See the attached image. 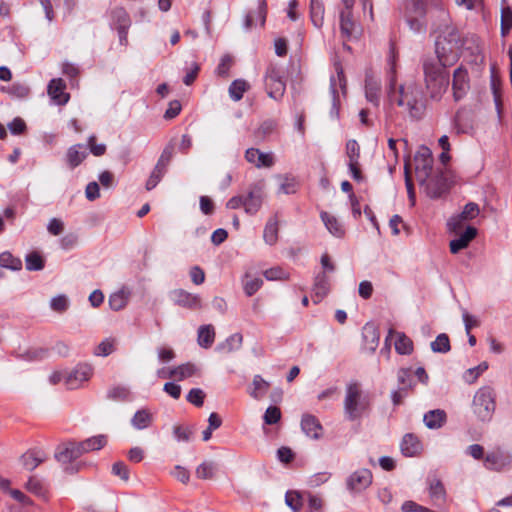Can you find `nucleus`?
I'll list each match as a JSON object with an SVG mask.
<instances>
[{
    "mask_svg": "<svg viewBox=\"0 0 512 512\" xmlns=\"http://www.w3.org/2000/svg\"><path fill=\"white\" fill-rule=\"evenodd\" d=\"M112 473L120 477L123 481L129 480V469L123 462H117L112 466Z\"/></svg>",
    "mask_w": 512,
    "mask_h": 512,
    "instance_id": "nucleus-61",
    "label": "nucleus"
},
{
    "mask_svg": "<svg viewBox=\"0 0 512 512\" xmlns=\"http://www.w3.org/2000/svg\"><path fill=\"white\" fill-rule=\"evenodd\" d=\"M93 375V367L86 363L78 364L74 369L67 370L66 388L70 390L80 388Z\"/></svg>",
    "mask_w": 512,
    "mask_h": 512,
    "instance_id": "nucleus-9",
    "label": "nucleus"
},
{
    "mask_svg": "<svg viewBox=\"0 0 512 512\" xmlns=\"http://www.w3.org/2000/svg\"><path fill=\"white\" fill-rule=\"evenodd\" d=\"M423 421L427 428L429 429H439L446 422V413L444 410L435 409L428 411L424 417Z\"/></svg>",
    "mask_w": 512,
    "mask_h": 512,
    "instance_id": "nucleus-30",
    "label": "nucleus"
},
{
    "mask_svg": "<svg viewBox=\"0 0 512 512\" xmlns=\"http://www.w3.org/2000/svg\"><path fill=\"white\" fill-rule=\"evenodd\" d=\"M330 289V283L327 275L325 273H319L315 277V283H314V291L315 296L318 298V300L322 299L324 296L327 295Z\"/></svg>",
    "mask_w": 512,
    "mask_h": 512,
    "instance_id": "nucleus-41",
    "label": "nucleus"
},
{
    "mask_svg": "<svg viewBox=\"0 0 512 512\" xmlns=\"http://www.w3.org/2000/svg\"><path fill=\"white\" fill-rule=\"evenodd\" d=\"M86 198L89 201H94L100 197L99 184L95 181L88 183L85 189Z\"/></svg>",
    "mask_w": 512,
    "mask_h": 512,
    "instance_id": "nucleus-63",
    "label": "nucleus"
},
{
    "mask_svg": "<svg viewBox=\"0 0 512 512\" xmlns=\"http://www.w3.org/2000/svg\"><path fill=\"white\" fill-rule=\"evenodd\" d=\"M430 346L435 353H447L451 349L449 337L445 333L439 334Z\"/></svg>",
    "mask_w": 512,
    "mask_h": 512,
    "instance_id": "nucleus-46",
    "label": "nucleus"
},
{
    "mask_svg": "<svg viewBox=\"0 0 512 512\" xmlns=\"http://www.w3.org/2000/svg\"><path fill=\"white\" fill-rule=\"evenodd\" d=\"M511 459L508 455L500 451H494L486 455L484 465L487 469L501 471L506 466H509Z\"/></svg>",
    "mask_w": 512,
    "mask_h": 512,
    "instance_id": "nucleus-23",
    "label": "nucleus"
},
{
    "mask_svg": "<svg viewBox=\"0 0 512 512\" xmlns=\"http://www.w3.org/2000/svg\"><path fill=\"white\" fill-rule=\"evenodd\" d=\"M69 305V299L65 294H59L50 300V308L57 313L65 312Z\"/></svg>",
    "mask_w": 512,
    "mask_h": 512,
    "instance_id": "nucleus-49",
    "label": "nucleus"
},
{
    "mask_svg": "<svg viewBox=\"0 0 512 512\" xmlns=\"http://www.w3.org/2000/svg\"><path fill=\"white\" fill-rule=\"evenodd\" d=\"M397 379L399 384H401L403 389H413L415 383L412 377L411 368H401L397 372Z\"/></svg>",
    "mask_w": 512,
    "mask_h": 512,
    "instance_id": "nucleus-48",
    "label": "nucleus"
},
{
    "mask_svg": "<svg viewBox=\"0 0 512 512\" xmlns=\"http://www.w3.org/2000/svg\"><path fill=\"white\" fill-rule=\"evenodd\" d=\"M278 229L279 221L277 215H273L268 219L263 231V238L267 244L273 245L276 243L278 239Z\"/></svg>",
    "mask_w": 512,
    "mask_h": 512,
    "instance_id": "nucleus-34",
    "label": "nucleus"
},
{
    "mask_svg": "<svg viewBox=\"0 0 512 512\" xmlns=\"http://www.w3.org/2000/svg\"><path fill=\"white\" fill-rule=\"evenodd\" d=\"M87 156L86 148L81 144L71 146L66 154L67 164L71 169L80 165Z\"/></svg>",
    "mask_w": 512,
    "mask_h": 512,
    "instance_id": "nucleus-27",
    "label": "nucleus"
},
{
    "mask_svg": "<svg viewBox=\"0 0 512 512\" xmlns=\"http://www.w3.org/2000/svg\"><path fill=\"white\" fill-rule=\"evenodd\" d=\"M406 22L410 28V30L414 33H423L426 30V24L422 19L424 16L417 14V11L414 7V3H412L411 8H409L406 12Z\"/></svg>",
    "mask_w": 512,
    "mask_h": 512,
    "instance_id": "nucleus-26",
    "label": "nucleus"
},
{
    "mask_svg": "<svg viewBox=\"0 0 512 512\" xmlns=\"http://www.w3.org/2000/svg\"><path fill=\"white\" fill-rule=\"evenodd\" d=\"M450 39L439 36L435 43V52L437 60H428L427 62H436L441 67L452 65L458 59V36L452 29L449 32Z\"/></svg>",
    "mask_w": 512,
    "mask_h": 512,
    "instance_id": "nucleus-4",
    "label": "nucleus"
},
{
    "mask_svg": "<svg viewBox=\"0 0 512 512\" xmlns=\"http://www.w3.org/2000/svg\"><path fill=\"white\" fill-rule=\"evenodd\" d=\"M215 340V330L210 324L202 325L198 329L197 342L202 348H209Z\"/></svg>",
    "mask_w": 512,
    "mask_h": 512,
    "instance_id": "nucleus-35",
    "label": "nucleus"
},
{
    "mask_svg": "<svg viewBox=\"0 0 512 512\" xmlns=\"http://www.w3.org/2000/svg\"><path fill=\"white\" fill-rule=\"evenodd\" d=\"M340 31L342 37L347 40L358 38L360 35V26L354 21L352 12H340Z\"/></svg>",
    "mask_w": 512,
    "mask_h": 512,
    "instance_id": "nucleus-14",
    "label": "nucleus"
},
{
    "mask_svg": "<svg viewBox=\"0 0 512 512\" xmlns=\"http://www.w3.org/2000/svg\"><path fill=\"white\" fill-rule=\"evenodd\" d=\"M512 28V11L508 8L502 11L501 15V32L505 36Z\"/></svg>",
    "mask_w": 512,
    "mask_h": 512,
    "instance_id": "nucleus-59",
    "label": "nucleus"
},
{
    "mask_svg": "<svg viewBox=\"0 0 512 512\" xmlns=\"http://www.w3.org/2000/svg\"><path fill=\"white\" fill-rule=\"evenodd\" d=\"M381 92V81L378 77L372 74H366L365 78V96L366 99L374 104L379 105Z\"/></svg>",
    "mask_w": 512,
    "mask_h": 512,
    "instance_id": "nucleus-19",
    "label": "nucleus"
},
{
    "mask_svg": "<svg viewBox=\"0 0 512 512\" xmlns=\"http://www.w3.org/2000/svg\"><path fill=\"white\" fill-rule=\"evenodd\" d=\"M269 386V383L265 381L260 375H256L253 378L250 395L255 399H260L267 393Z\"/></svg>",
    "mask_w": 512,
    "mask_h": 512,
    "instance_id": "nucleus-42",
    "label": "nucleus"
},
{
    "mask_svg": "<svg viewBox=\"0 0 512 512\" xmlns=\"http://www.w3.org/2000/svg\"><path fill=\"white\" fill-rule=\"evenodd\" d=\"M128 300L129 292L122 289L111 294L108 303L112 310L119 311L126 307Z\"/></svg>",
    "mask_w": 512,
    "mask_h": 512,
    "instance_id": "nucleus-39",
    "label": "nucleus"
},
{
    "mask_svg": "<svg viewBox=\"0 0 512 512\" xmlns=\"http://www.w3.org/2000/svg\"><path fill=\"white\" fill-rule=\"evenodd\" d=\"M390 61L389 101L403 108V111L407 113L411 119L418 120L422 118L425 112V103L420 87L413 82H409L400 85L399 88L396 89L394 56L391 57Z\"/></svg>",
    "mask_w": 512,
    "mask_h": 512,
    "instance_id": "nucleus-1",
    "label": "nucleus"
},
{
    "mask_svg": "<svg viewBox=\"0 0 512 512\" xmlns=\"http://www.w3.org/2000/svg\"><path fill=\"white\" fill-rule=\"evenodd\" d=\"M65 88V82L61 78L52 79L48 84V95L56 104H66L69 100V95L64 92Z\"/></svg>",
    "mask_w": 512,
    "mask_h": 512,
    "instance_id": "nucleus-21",
    "label": "nucleus"
},
{
    "mask_svg": "<svg viewBox=\"0 0 512 512\" xmlns=\"http://www.w3.org/2000/svg\"><path fill=\"white\" fill-rule=\"evenodd\" d=\"M205 394L203 390L199 388H193L187 395V401L191 404L200 407L203 405Z\"/></svg>",
    "mask_w": 512,
    "mask_h": 512,
    "instance_id": "nucleus-58",
    "label": "nucleus"
},
{
    "mask_svg": "<svg viewBox=\"0 0 512 512\" xmlns=\"http://www.w3.org/2000/svg\"><path fill=\"white\" fill-rule=\"evenodd\" d=\"M372 473L369 469L361 468L354 471L346 481L347 488L355 493L362 492L372 483Z\"/></svg>",
    "mask_w": 512,
    "mask_h": 512,
    "instance_id": "nucleus-10",
    "label": "nucleus"
},
{
    "mask_svg": "<svg viewBox=\"0 0 512 512\" xmlns=\"http://www.w3.org/2000/svg\"><path fill=\"white\" fill-rule=\"evenodd\" d=\"M415 169L419 183H427L432 172L433 159L432 152L426 146H421L415 154Z\"/></svg>",
    "mask_w": 512,
    "mask_h": 512,
    "instance_id": "nucleus-7",
    "label": "nucleus"
},
{
    "mask_svg": "<svg viewBox=\"0 0 512 512\" xmlns=\"http://www.w3.org/2000/svg\"><path fill=\"white\" fill-rule=\"evenodd\" d=\"M113 23L117 26L120 40L126 38L127 30L130 26V18L123 8H115L112 11Z\"/></svg>",
    "mask_w": 512,
    "mask_h": 512,
    "instance_id": "nucleus-25",
    "label": "nucleus"
},
{
    "mask_svg": "<svg viewBox=\"0 0 512 512\" xmlns=\"http://www.w3.org/2000/svg\"><path fill=\"white\" fill-rule=\"evenodd\" d=\"M107 444V438L104 435L93 436L82 442L77 443L80 454L97 451Z\"/></svg>",
    "mask_w": 512,
    "mask_h": 512,
    "instance_id": "nucleus-29",
    "label": "nucleus"
},
{
    "mask_svg": "<svg viewBox=\"0 0 512 512\" xmlns=\"http://www.w3.org/2000/svg\"><path fill=\"white\" fill-rule=\"evenodd\" d=\"M413 3L417 14L421 16L425 15L427 5H431L439 9L440 15L444 20L448 18L447 12L442 8V0H414Z\"/></svg>",
    "mask_w": 512,
    "mask_h": 512,
    "instance_id": "nucleus-38",
    "label": "nucleus"
},
{
    "mask_svg": "<svg viewBox=\"0 0 512 512\" xmlns=\"http://www.w3.org/2000/svg\"><path fill=\"white\" fill-rule=\"evenodd\" d=\"M47 459V452H45L41 448H34L25 452L21 456L20 462L24 469H26L27 471H33L36 467H38L41 463L45 462Z\"/></svg>",
    "mask_w": 512,
    "mask_h": 512,
    "instance_id": "nucleus-15",
    "label": "nucleus"
},
{
    "mask_svg": "<svg viewBox=\"0 0 512 512\" xmlns=\"http://www.w3.org/2000/svg\"><path fill=\"white\" fill-rule=\"evenodd\" d=\"M197 372V368L192 363H185L182 365H179L177 367L169 369V371L166 373L164 370L158 371V375L160 377H168V378H174L176 380H184L186 378H189L193 375H195Z\"/></svg>",
    "mask_w": 512,
    "mask_h": 512,
    "instance_id": "nucleus-20",
    "label": "nucleus"
},
{
    "mask_svg": "<svg viewBox=\"0 0 512 512\" xmlns=\"http://www.w3.org/2000/svg\"><path fill=\"white\" fill-rule=\"evenodd\" d=\"M130 395V391L125 386H116L108 391V397L113 400H127Z\"/></svg>",
    "mask_w": 512,
    "mask_h": 512,
    "instance_id": "nucleus-55",
    "label": "nucleus"
},
{
    "mask_svg": "<svg viewBox=\"0 0 512 512\" xmlns=\"http://www.w3.org/2000/svg\"><path fill=\"white\" fill-rule=\"evenodd\" d=\"M394 340L395 350L398 354L401 355H410L413 352V342L402 332H396L393 329H390L388 335L385 339V346L387 348V352L389 353V345L388 342Z\"/></svg>",
    "mask_w": 512,
    "mask_h": 512,
    "instance_id": "nucleus-12",
    "label": "nucleus"
},
{
    "mask_svg": "<svg viewBox=\"0 0 512 512\" xmlns=\"http://www.w3.org/2000/svg\"><path fill=\"white\" fill-rule=\"evenodd\" d=\"M153 414L149 409H140L131 418V425L137 430H143L151 426Z\"/></svg>",
    "mask_w": 512,
    "mask_h": 512,
    "instance_id": "nucleus-31",
    "label": "nucleus"
},
{
    "mask_svg": "<svg viewBox=\"0 0 512 512\" xmlns=\"http://www.w3.org/2000/svg\"><path fill=\"white\" fill-rule=\"evenodd\" d=\"M370 406V398L358 382L347 384L343 402L344 415L349 421L360 419Z\"/></svg>",
    "mask_w": 512,
    "mask_h": 512,
    "instance_id": "nucleus-2",
    "label": "nucleus"
},
{
    "mask_svg": "<svg viewBox=\"0 0 512 512\" xmlns=\"http://www.w3.org/2000/svg\"><path fill=\"white\" fill-rule=\"evenodd\" d=\"M285 503L294 512H298L302 506V497L297 491H287L285 495Z\"/></svg>",
    "mask_w": 512,
    "mask_h": 512,
    "instance_id": "nucleus-52",
    "label": "nucleus"
},
{
    "mask_svg": "<svg viewBox=\"0 0 512 512\" xmlns=\"http://www.w3.org/2000/svg\"><path fill=\"white\" fill-rule=\"evenodd\" d=\"M171 299L177 305L186 308L197 309L201 307V298L198 295L189 293L183 289H176L172 291Z\"/></svg>",
    "mask_w": 512,
    "mask_h": 512,
    "instance_id": "nucleus-16",
    "label": "nucleus"
},
{
    "mask_svg": "<svg viewBox=\"0 0 512 512\" xmlns=\"http://www.w3.org/2000/svg\"><path fill=\"white\" fill-rule=\"evenodd\" d=\"M346 155L348 157V163L353 165L359 163L360 158V147L356 140H349L346 144Z\"/></svg>",
    "mask_w": 512,
    "mask_h": 512,
    "instance_id": "nucleus-51",
    "label": "nucleus"
},
{
    "mask_svg": "<svg viewBox=\"0 0 512 512\" xmlns=\"http://www.w3.org/2000/svg\"><path fill=\"white\" fill-rule=\"evenodd\" d=\"M281 418V411L276 406H270L264 414V422L268 425L276 424Z\"/></svg>",
    "mask_w": 512,
    "mask_h": 512,
    "instance_id": "nucleus-57",
    "label": "nucleus"
},
{
    "mask_svg": "<svg viewBox=\"0 0 512 512\" xmlns=\"http://www.w3.org/2000/svg\"><path fill=\"white\" fill-rule=\"evenodd\" d=\"M363 338L366 348L374 352L378 347L380 339L378 329L372 324H366L363 328Z\"/></svg>",
    "mask_w": 512,
    "mask_h": 512,
    "instance_id": "nucleus-33",
    "label": "nucleus"
},
{
    "mask_svg": "<svg viewBox=\"0 0 512 512\" xmlns=\"http://www.w3.org/2000/svg\"><path fill=\"white\" fill-rule=\"evenodd\" d=\"M310 17L313 25L320 28L324 23V5L321 0H311Z\"/></svg>",
    "mask_w": 512,
    "mask_h": 512,
    "instance_id": "nucleus-37",
    "label": "nucleus"
},
{
    "mask_svg": "<svg viewBox=\"0 0 512 512\" xmlns=\"http://www.w3.org/2000/svg\"><path fill=\"white\" fill-rule=\"evenodd\" d=\"M262 285L263 280L259 277H252L249 272H246L242 278L244 293L249 297L254 295Z\"/></svg>",
    "mask_w": 512,
    "mask_h": 512,
    "instance_id": "nucleus-36",
    "label": "nucleus"
},
{
    "mask_svg": "<svg viewBox=\"0 0 512 512\" xmlns=\"http://www.w3.org/2000/svg\"><path fill=\"white\" fill-rule=\"evenodd\" d=\"M423 70L430 98L437 101L440 100L449 85V78L445 68L436 62H424Z\"/></svg>",
    "mask_w": 512,
    "mask_h": 512,
    "instance_id": "nucleus-3",
    "label": "nucleus"
},
{
    "mask_svg": "<svg viewBox=\"0 0 512 512\" xmlns=\"http://www.w3.org/2000/svg\"><path fill=\"white\" fill-rule=\"evenodd\" d=\"M166 170L163 168H160L155 165L153 171L151 172V175L149 176L147 182H146V189L148 191L152 190L157 186V184L161 181L162 177L165 175Z\"/></svg>",
    "mask_w": 512,
    "mask_h": 512,
    "instance_id": "nucleus-53",
    "label": "nucleus"
},
{
    "mask_svg": "<svg viewBox=\"0 0 512 512\" xmlns=\"http://www.w3.org/2000/svg\"><path fill=\"white\" fill-rule=\"evenodd\" d=\"M473 412L481 421L491 419L495 411V393L490 386H483L477 390L473 398Z\"/></svg>",
    "mask_w": 512,
    "mask_h": 512,
    "instance_id": "nucleus-5",
    "label": "nucleus"
},
{
    "mask_svg": "<svg viewBox=\"0 0 512 512\" xmlns=\"http://www.w3.org/2000/svg\"><path fill=\"white\" fill-rule=\"evenodd\" d=\"M265 185L264 182L260 181L251 185L244 196V210L248 214H256L261 206L265 196L264 193Z\"/></svg>",
    "mask_w": 512,
    "mask_h": 512,
    "instance_id": "nucleus-8",
    "label": "nucleus"
},
{
    "mask_svg": "<svg viewBox=\"0 0 512 512\" xmlns=\"http://www.w3.org/2000/svg\"><path fill=\"white\" fill-rule=\"evenodd\" d=\"M215 472V464L212 462H203L196 469V476L200 479H210Z\"/></svg>",
    "mask_w": 512,
    "mask_h": 512,
    "instance_id": "nucleus-54",
    "label": "nucleus"
},
{
    "mask_svg": "<svg viewBox=\"0 0 512 512\" xmlns=\"http://www.w3.org/2000/svg\"><path fill=\"white\" fill-rule=\"evenodd\" d=\"M274 164V156L272 153H264L258 150L257 168H269Z\"/></svg>",
    "mask_w": 512,
    "mask_h": 512,
    "instance_id": "nucleus-62",
    "label": "nucleus"
},
{
    "mask_svg": "<svg viewBox=\"0 0 512 512\" xmlns=\"http://www.w3.org/2000/svg\"><path fill=\"white\" fill-rule=\"evenodd\" d=\"M243 341V337L240 333H235L227 338L225 343H222L218 345V350H224L226 352H232L234 350H237L241 347Z\"/></svg>",
    "mask_w": 512,
    "mask_h": 512,
    "instance_id": "nucleus-47",
    "label": "nucleus"
},
{
    "mask_svg": "<svg viewBox=\"0 0 512 512\" xmlns=\"http://www.w3.org/2000/svg\"><path fill=\"white\" fill-rule=\"evenodd\" d=\"M263 275L268 281H285L289 279L290 272L280 266H275L264 270Z\"/></svg>",
    "mask_w": 512,
    "mask_h": 512,
    "instance_id": "nucleus-44",
    "label": "nucleus"
},
{
    "mask_svg": "<svg viewBox=\"0 0 512 512\" xmlns=\"http://www.w3.org/2000/svg\"><path fill=\"white\" fill-rule=\"evenodd\" d=\"M249 85L245 80H234L229 86V95L232 100L239 101L242 99L244 93L248 90Z\"/></svg>",
    "mask_w": 512,
    "mask_h": 512,
    "instance_id": "nucleus-43",
    "label": "nucleus"
},
{
    "mask_svg": "<svg viewBox=\"0 0 512 512\" xmlns=\"http://www.w3.org/2000/svg\"><path fill=\"white\" fill-rule=\"evenodd\" d=\"M21 267L20 258H0V278L4 276V270L17 271Z\"/></svg>",
    "mask_w": 512,
    "mask_h": 512,
    "instance_id": "nucleus-50",
    "label": "nucleus"
},
{
    "mask_svg": "<svg viewBox=\"0 0 512 512\" xmlns=\"http://www.w3.org/2000/svg\"><path fill=\"white\" fill-rule=\"evenodd\" d=\"M477 230L472 226H468L463 234L459 238L454 239L450 242V251L453 254L458 253L461 249L466 247L468 243L476 236Z\"/></svg>",
    "mask_w": 512,
    "mask_h": 512,
    "instance_id": "nucleus-32",
    "label": "nucleus"
},
{
    "mask_svg": "<svg viewBox=\"0 0 512 512\" xmlns=\"http://www.w3.org/2000/svg\"><path fill=\"white\" fill-rule=\"evenodd\" d=\"M401 452L407 457L418 455L422 450V444L414 434H406L400 444Z\"/></svg>",
    "mask_w": 512,
    "mask_h": 512,
    "instance_id": "nucleus-24",
    "label": "nucleus"
},
{
    "mask_svg": "<svg viewBox=\"0 0 512 512\" xmlns=\"http://www.w3.org/2000/svg\"><path fill=\"white\" fill-rule=\"evenodd\" d=\"M47 230L50 234L58 236L64 231V223L59 218H52L47 225Z\"/></svg>",
    "mask_w": 512,
    "mask_h": 512,
    "instance_id": "nucleus-60",
    "label": "nucleus"
},
{
    "mask_svg": "<svg viewBox=\"0 0 512 512\" xmlns=\"http://www.w3.org/2000/svg\"><path fill=\"white\" fill-rule=\"evenodd\" d=\"M470 88L468 72L463 67L457 68L453 73L452 89L455 101L461 100Z\"/></svg>",
    "mask_w": 512,
    "mask_h": 512,
    "instance_id": "nucleus-13",
    "label": "nucleus"
},
{
    "mask_svg": "<svg viewBox=\"0 0 512 512\" xmlns=\"http://www.w3.org/2000/svg\"><path fill=\"white\" fill-rule=\"evenodd\" d=\"M489 368V364L486 361L481 362L479 365L467 369L463 374V379L468 384L476 382L478 377L482 375Z\"/></svg>",
    "mask_w": 512,
    "mask_h": 512,
    "instance_id": "nucleus-45",
    "label": "nucleus"
},
{
    "mask_svg": "<svg viewBox=\"0 0 512 512\" xmlns=\"http://www.w3.org/2000/svg\"><path fill=\"white\" fill-rule=\"evenodd\" d=\"M117 341L115 338L108 337L101 341L94 349V355L99 357H107L116 349Z\"/></svg>",
    "mask_w": 512,
    "mask_h": 512,
    "instance_id": "nucleus-40",
    "label": "nucleus"
},
{
    "mask_svg": "<svg viewBox=\"0 0 512 512\" xmlns=\"http://www.w3.org/2000/svg\"><path fill=\"white\" fill-rule=\"evenodd\" d=\"M479 212V206L474 202H469L464 206L461 213L452 216L448 220L447 225L451 231L457 232L462 228V225L465 221L476 218L479 215Z\"/></svg>",
    "mask_w": 512,
    "mask_h": 512,
    "instance_id": "nucleus-11",
    "label": "nucleus"
},
{
    "mask_svg": "<svg viewBox=\"0 0 512 512\" xmlns=\"http://www.w3.org/2000/svg\"><path fill=\"white\" fill-rule=\"evenodd\" d=\"M79 451L76 442L65 443L57 447L55 458L62 464H68L82 455Z\"/></svg>",
    "mask_w": 512,
    "mask_h": 512,
    "instance_id": "nucleus-18",
    "label": "nucleus"
},
{
    "mask_svg": "<svg viewBox=\"0 0 512 512\" xmlns=\"http://www.w3.org/2000/svg\"><path fill=\"white\" fill-rule=\"evenodd\" d=\"M301 428L307 437L314 440L320 439L323 435V427L321 423L311 414H304L302 416Z\"/></svg>",
    "mask_w": 512,
    "mask_h": 512,
    "instance_id": "nucleus-17",
    "label": "nucleus"
},
{
    "mask_svg": "<svg viewBox=\"0 0 512 512\" xmlns=\"http://www.w3.org/2000/svg\"><path fill=\"white\" fill-rule=\"evenodd\" d=\"M337 81H338L339 87L342 90H344L346 83H345V79H344V75H343L342 70L337 72V79L335 77L331 78L330 89H331V95H332V108H331L330 113H331L332 117H337L338 116L339 100H338V92H337V89H336Z\"/></svg>",
    "mask_w": 512,
    "mask_h": 512,
    "instance_id": "nucleus-28",
    "label": "nucleus"
},
{
    "mask_svg": "<svg viewBox=\"0 0 512 512\" xmlns=\"http://www.w3.org/2000/svg\"><path fill=\"white\" fill-rule=\"evenodd\" d=\"M321 220L328 232L335 237H342L345 234L344 224L333 214L322 211L320 213Z\"/></svg>",
    "mask_w": 512,
    "mask_h": 512,
    "instance_id": "nucleus-22",
    "label": "nucleus"
},
{
    "mask_svg": "<svg viewBox=\"0 0 512 512\" xmlns=\"http://www.w3.org/2000/svg\"><path fill=\"white\" fill-rule=\"evenodd\" d=\"M265 87L268 96L276 101L280 100L286 90L284 72L280 66L271 64L265 75Z\"/></svg>",
    "mask_w": 512,
    "mask_h": 512,
    "instance_id": "nucleus-6",
    "label": "nucleus"
},
{
    "mask_svg": "<svg viewBox=\"0 0 512 512\" xmlns=\"http://www.w3.org/2000/svg\"><path fill=\"white\" fill-rule=\"evenodd\" d=\"M296 191V183L295 180L292 178L285 177L280 186H279V193L283 194H292Z\"/></svg>",
    "mask_w": 512,
    "mask_h": 512,
    "instance_id": "nucleus-64",
    "label": "nucleus"
},
{
    "mask_svg": "<svg viewBox=\"0 0 512 512\" xmlns=\"http://www.w3.org/2000/svg\"><path fill=\"white\" fill-rule=\"evenodd\" d=\"M430 496L435 501H444L445 489L439 480H435L430 485Z\"/></svg>",
    "mask_w": 512,
    "mask_h": 512,
    "instance_id": "nucleus-56",
    "label": "nucleus"
}]
</instances>
